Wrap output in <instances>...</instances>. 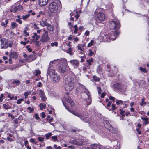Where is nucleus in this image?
<instances>
[{
    "label": "nucleus",
    "mask_w": 149,
    "mask_h": 149,
    "mask_svg": "<svg viewBox=\"0 0 149 149\" xmlns=\"http://www.w3.org/2000/svg\"><path fill=\"white\" fill-rule=\"evenodd\" d=\"M109 139L113 145V147H110L109 149H119L120 148V144L118 141L115 140V137H113L112 135H111L109 137Z\"/></svg>",
    "instance_id": "obj_7"
},
{
    "label": "nucleus",
    "mask_w": 149,
    "mask_h": 149,
    "mask_svg": "<svg viewBox=\"0 0 149 149\" xmlns=\"http://www.w3.org/2000/svg\"><path fill=\"white\" fill-rule=\"evenodd\" d=\"M104 123L105 127L108 130L110 127L111 126V125L107 120L104 121Z\"/></svg>",
    "instance_id": "obj_26"
},
{
    "label": "nucleus",
    "mask_w": 149,
    "mask_h": 149,
    "mask_svg": "<svg viewBox=\"0 0 149 149\" xmlns=\"http://www.w3.org/2000/svg\"><path fill=\"white\" fill-rule=\"evenodd\" d=\"M22 6L21 5H19L17 6H15L14 8V12L16 13L18 10L22 9Z\"/></svg>",
    "instance_id": "obj_29"
},
{
    "label": "nucleus",
    "mask_w": 149,
    "mask_h": 149,
    "mask_svg": "<svg viewBox=\"0 0 149 149\" xmlns=\"http://www.w3.org/2000/svg\"><path fill=\"white\" fill-rule=\"evenodd\" d=\"M28 28L26 27L25 28V29H27ZM24 36H27L29 35V33L27 32V30L25 29L24 31Z\"/></svg>",
    "instance_id": "obj_43"
},
{
    "label": "nucleus",
    "mask_w": 149,
    "mask_h": 149,
    "mask_svg": "<svg viewBox=\"0 0 149 149\" xmlns=\"http://www.w3.org/2000/svg\"><path fill=\"white\" fill-rule=\"evenodd\" d=\"M21 19H16V21L20 24H22V22Z\"/></svg>",
    "instance_id": "obj_63"
},
{
    "label": "nucleus",
    "mask_w": 149,
    "mask_h": 149,
    "mask_svg": "<svg viewBox=\"0 0 149 149\" xmlns=\"http://www.w3.org/2000/svg\"><path fill=\"white\" fill-rule=\"evenodd\" d=\"M111 87L112 89L115 91H124L125 90L121 84L119 83H114L111 84Z\"/></svg>",
    "instance_id": "obj_8"
},
{
    "label": "nucleus",
    "mask_w": 149,
    "mask_h": 149,
    "mask_svg": "<svg viewBox=\"0 0 149 149\" xmlns=\"http://www.w3.org/2000/svg\"><path fill=\"white\" fill-rule=\"evenodd\" d=\"M78 86L76 88V93H81L83 91H84L87 95L88 98L85 99V100L86 101V104L87 106L90 104L91 102V94L90 92L86 89L85 87L83 85L80 83L78 84Z\"/></svg>",
    "instance_id": "obj_3"
},
{
    "label": "nucleus",
    "mask_w": 149,
    "mask_h": 149,
    "mask_svg": "<svg viewBox=\"0 0 149 149\" xmlns=\"http://www.w3.org/2000/svg\"><path fill=\"white\" fill-rule=\"evenodd\" d=\"M102 70V68L100 66H98L97 70V72L98 73H100Z\"/></svg>",
    "instance_id": "obj_46"
},
{
    "label": "nucleus",
    "mask_w": 149,
    "mask_h": 149,
    "mask_svg": "<svg viewBox=\"0 0 149 149\" xmlns=\"http://www.w3.org/2000/svg\"><path fill=\"white\" fill-rule=\"evenodd\" d=\"M3 106L4 107L5 109H10L11 108V107L9 106L8 104H3Z\"/></svg>",
    "instance_id": "obj_40"
},
{
    "label": "nucleus",
    "mask_w": 149,
    "mask_h": 149,
    "mask_svg": "<svg viewBox=\"0 0 149 149\" xmlns=\"http://www.w3.org/2000/svg\"><path fill=\"white\" fill-rule=\"evenodd\" d=\"M94 15L96 20L100 22L103 21L105 18L104 14L102 12V9L97 8L94 13Z\"/></svg>",
    "instance_id": "obj_6"
},
{
    "label": "nucleus",
    "mask_w": 149,
    "mask_h": 149,
    "mask_svg": "<svg viewBox=\"0 0 149 149\" xmlns=\"http://www.w3.org/2000/svg\"><path fill=\"white\" fill-rule=\"evenodd\" d=\"M52 79L53 83L57 82L60 80V76L56 73L52 77Z\"/></svg>",
    "instance_id": "obj_17"
},
{
    "label": "nucleus",
    "mask_w": 149,
    "mask_h": 149,
    "mask_svg": "<svg viewBox=\"0 0 149 149\" xmlns=\"http://www.w3.org/2000/svg\"><path fill=\"white\" fill-rule=\"evenodd\" d=\"M110 39L113 41L115 39V38L112 37V35L110 34H105L104 33V42H108Z\"/></svg>",
    "instance_id": "obj_16"
},
{
    "label": "nucleus",
    "mask_w": 149,
    "mask_h": 149,
    "mask_svg": "<svg viewBox=\"0 0 149 149\" xmlns=\"http://www.w3.org/2000/svg\"><path fill=\"white\" fill-rule=\"evenodd\" d=\"M29 17V14H27L25 15H23L22 16V19L23 20H25L27 19Z\"/></svg>",
    "instance_id": "obj_47"
},
{
    "label": "nucleus",
    "mask_w": 149,
    "mask_h": 149,
    "mask_svg": "<svg viewBox=\"0 0 149 149\" xmlns=\"http://www.w3.org/2000/svg\"><path fill=\"white\" fill-rule=\"evenodd\" d=\"M70 62L72 65L75 68H77L79 66V60L76 59L71 60Z\"/></svg>",
    "instance_id": "obj_15"
},
{
    "label": "nucleus",
    "mask_w": 149,
    "mask_h": 149,
    "mask_svg": "<svg viewBox=\"0 0 149 149\" xmlns=\"http://www.w3.org/2000/svg\"><path fill=\"white\" fill-rule=\"evenodd\" d=\"M75 78L73 76H67L65 78L64 88L67 91L72 90L74 85Z\"/></svg>",
    "instance_id": "obj_2"
},
{
    "label": "nucleus",
    "mask_w": 149,
    "mask_h": 149,
    "mask_svg": "<svg viewBox=\"0 0 149 149\" xmlns=\"http://www.w3.org/2000/svg\"><path fill=\"white\" fill-rule=\"evenodd\" d=\"M44 33L41 36L40 41L42 43L47 42L50 40V38L48 36L47 31L43 29Z\"/></svg>",
    "instance_id": "obj_9"
},
{
    "label": "nucleus",
    "mask_w": 149,
    "mask_h": 149,
    "mask_svg": "<svg viewBox=\"0 0 149 149\" xmlns=\"http://www.w3.org/2000/svg\"><path fill=\"white\" fill-rule=\"evenodd\" d=\"M66 99L67 102L70 104L71 106L73 107L74 106V103L70 97H68Z\"/></svg>",
    "instance_id": "obj_27"
},
{
    "label": "nucleus",
    "mask_w": 149,
    "mask_h": 149,
    "mask_svg": "<svg viewBox=\"0 0 149 149\" xmlns=\"http://www.w3.org/2000/svg\"><path fill=\"white\" fill-rule=\"evenodd\" d=\"M139 70H141L142 72L145 73H146L147 72V70H146V68H145L140 67L139 68Z\"/></svg>",
    "instance_id": "obj_36"
},
{
    "label": "nucleus",
    "mask_w": 149,
    "mask_h": 149,
    "mask_svg": "<svg viewBox=\"0 0 149 149\" xmlns=\"http://www.w3.org/2000/svg\"><path fill=\"white\" fill-rule=\"evenodd\" d=\"M61 62H58L57 61H56V62H54L53 63H52L51 65H50V63H49V66H51L53 67V64H56V65H61Z\"/></svg>",
    "instance_id": "obj_38"
},
{
    "label": "nucleus",
    "mask_w": 149,
    "mask_h": 149,
    "mask_svg": "<svg viewBox=\"0 0 149 149\" xmlns=\"http://www.w3.org/2000/svg\"><path fill=\"white\" fill-rule=\"evenodd\" d=\"M52 135V134L51 133H49L48 134H45V136H46V139H48L49 137H50Z\"/></svg>",
    "instance_id": "obj_49"
},
{
    "label": "nucleus",
    "mask_w": 149,
    "mask_h": 149,
    "mask_svg": "<svg viewBox=\"0 0 149 149\" xmlns=\"http://www.w3.org/2000/svg\"><path fill=\"white\" fill-rule=\"evenodd\" d=\"M33 38L32 40L34 41H36L38 39L40 38V36L39 35H37L36 33H33V35L32 36Z\"/></svg>",
    "instance_id": "obj_20"
},
{
    "label": "nucleus",
    "mask_w": 149,
    "mask_h": 149,
    "mask_svg": "<svg viewBox=\"0 0 149 149\" xmlns=\"http://www.w3.org/2000/svg\"><path fill=\"white\" fill-rule=\"evenodd\" d=\"M38 139L40 141H43L44 140V138L42 137H39Z\"/></svg>",
    "instance_id": "obj_56"
},
{
    "label": "nucleus",
    "mask_w": 149,
    "mask_h": 149,
    "mask_svg": "<svg viewBox=\"0 0 149 149\" xmlns=\"http://www.w3.org/2000/svg\"><path fill=\"white\" fill-rule=\"evenodd\" d=\"M69 143L78 145H84V140L81 139L72 140H70Z\"/></svg>",
    "instance_id": "obj_12"
},
{
    "label": "nucleus",
    "mask_w": 149,
    "mask_h": 149,
    "mask_svg": "<svg viewBox=\"0 0 149 149\" xmlns=\"http://www.w3.org/2000/svg\"><path fill=\"white\" fill-rule=\"evenodd\" d=\"M46 26H47V29L49 31H52L53 30L54 27L53 26L48 23Z\"/></svg>",
    "instance_id": "obj_28"
},
{
    "label": "nucleus",
    "mask_w": 149,
    "mask_h": 149,
    "mask_svg": "<svg viewBox=\"0 0 149 149\" xmlns=\"http://www.w3.org/2000/svg\"><path fill=\"white\" fill-rule=\"evenodd\" d=\"M121 100H118L117 99L116 100V103L117 105H123V104L124 103V102H123Z\"/></svg>",
    "instance_id": "obj_32"
},
{
    "label": "nucleus",
    "mask_w": 149,
    "mask_h": 149,
    "mask_svg": "<svg viewBox=\"0 0 149 149\" xmlns=\"http://www.w3.org/2000/svg\"><path fill=\"white\" fill-rule=\"evenodd\" d=\"M94 41L93 40H91L89 43L88 44V47H90L93 45L94 44Z\"/></svg>",
    "instance_id": "obj_45"
},
{
    "label": "nucleus",
    "mask_w": 149,
    "mask_h": 149,
    "mask_svg": "<svg viewBox=\"0 0 149 149\" xmlns=\"http://www.w3.org/2000/svg\"><path fill=\"white\" fill-rule=\"evenodd\" d=\"M110 23L114 29H118L120 27V22L118 20L112 21H111Z\"/></svg>",
    "instance_id": "obj_14"
},
{
    "label": "nucleus",
    "mask_w": 149,
    "mask_h": 149,
    "mask_svg": "<svg viewBox=\"0 0 149 149\" xmlns=\"http://www.w3.org/2000/svg\"><path fill=\"white\" fill-rule=\"evenodd\" d=\"M86 61L88 63V65H91V63L93 62V59L92 58L90 59L87 60Z\"/></svg>",
    "instance_id": "obj_51"
},
{
    "label": "nucleus",
    "mask_w": 149,
    "mask_h": 149,
    "mask_svg": "<svg viewBox=\"0 0 149 149\" xmlns=\"http://www.w3.org/2000/svg\"><path fill=\"white\" fill-rule=\"evenodd\" d=\"M141 119L143 120L144 122L143 124L144 125H146L148 124H149V118L146 117H141Z\"/></svg>",
    "instance_id": "obj_22"
},
{
    "label": "nucleus",
    "mask_w": 149,
    "mask_h": 149,
    "mask_svg": "<svg viewBox=\"0 0 149 149\" xmlns=\"http://www.w3.org/2000/svg\"><path fill=\"white\" fill-rule=\"evenodd\" d=\"M18 24L15 22H13L11 24V28L12 29H14L15 28H17L18 27Z\"/></svg>",
    "instance_id": "obj_34"
},
{
    "label": "nucleus",
    "mask_w": 149,
    "mask_h": 149,
    "mask_svg": "<svg viewBox=\"0 0 149 149\" xmlns=\"http://www.w3.org/2000/svg\"><path fill=\"white\" fill-rule=\"evenodd\" d=\"M48 1V0H39V4L43 6L46 5Z\"/></svg>",
    "instance_id": "obj_24"
},
{
    "label": "nucleus",
    "mask_w": 149,
    "mask_h": 149,
    "mask_svg": "<svg viewBox=\"0 0 149 149\" xmlns=\"http://www.w3.org/2000/svg\"><path fill=\"white\" fill-rule=\"evenodd\" d=\"M127 101H125L123 102H124V103L123 104V107L124 108H127V104L126 103Z\"/></svg>",
    "instance_id": "obj_52"
},
{
    "label": "nucleus",
    "mask_w": 149,
    "mask_h": 149,
    "mask_svg": "<svg viewBox=\"0 0 149 149\" xmlns=\"http://www.w3.org/2000/svg\"><path fill=\"white\" fill-rule=\"evenodd\" d=\"M120 33L117 31H116L114 33H113V35H112V37L113 38H116V36H118L119 35Z\"/></svg>",
    "instance_id": "obj_33"
},
{
    "label": "nucleus",
    "mask_w": 149,
    "mask_h": 149,
    "mask_svg": "<svg viewBox=\"0 0 149 149\" xmlns=\"http://www.w3.org/2000/svg\"><path fill=\"white\" fill-rule=\"evenodd\" d=\"M63 104L66 108V109L70 112L71 113H72L75 116L79 117L84 122H87L89 123L90 126L91 128L93 130H94L95 131L97 130V127L96 123L94 122H91L90 123L89 120H88L87 118H85L84 116L82 114H81L77 112H75L73 111L70 110L69 108H68L66 106L63 102Z\"/></svg>",
    "instance_id": "obj_1"
},
{
    "label": "nucleus",
    "mask_w": 149,
    "mask_h": 149,
    "mask_svg": "<svg viewBox=\"0 0 149 149\" xmlns=\"http://www.w3.org/2000/svg\"><path fill=\"white\" fill-rule=\"evenodd\" d=\"M47 24V22L44 20H42L40 22V24L43 27L46 26Z\"/></svg>",
    "instance_id": "obj_30"
},
{
    "label": "nucleus",
    "mask_w": 149,
    "mask_h": 149,
    "mask_svg": "<svg viewBox=\"0 0 149 149\" xmlns=\"http://www.w3.org/2000/svg\"><path fill=\"white\" fill-rule=\"evenodd\" d=\"M20 81L19 80H14L13 82L12 83L13 84H16L17 85H18L20 83Z\"/></svg>",
    "instance_id": "obj_35"
},
{
    "label": "nucleus",
    "mask_w": 149,
    "mask_h": 149,
    "mask_svg": "<svg viewBox=\"0 0 149 149\" xmlns=\"http://www.w3.org/2000/svg\"><path fill=\"white\" fill-rule=\"evenodd\" d=\"M0 46L1 49H7L8 47V41L5 38H3L0 40Z\"/></svg>",
    "instance_id": "obj_11"
},
{
    "label": "nucleus",
    "mask_w": 149,
    "mask_h": 149,
    "mask_svg": "<svg viewBox=\"0 0 149 149\" xmlns=\"http://www.w3.org/2000/svg\"><path fill=\"white\" fill-rule=\"evenodd\" d=\"M93 78L94 81H98L100 80L99 78L97 77L95 75L93 76Z\"/></svg>",
    "instance_id": "obj_41"
},
{
    "label": "nucleus",
    "mask_w": 149,
    "mask_h": 149,
    "mask_svg": "<svg viewBox=\"0 0 149 149\" xmlns=\"http://www.w3.org/2000/svg\"><path fill=\"white\" fill-rule=\"evenodd\" d=\"M41 73V72L40 70H35L33 72V74L34 75L38 76Z\"/></svg>",
    "instance_id": "obj_31"
},
{
    "label": "nucleus",
    "mask_w": 149,
    "mask_h": 149,
    "mask_svg": "<svg viewBox=\"0 0 149 149\" xmlns=\"http://www.w3.org/2000/svg\"><path fill=\"white\" fill-rule=\"evenodd\" d=\"M29 95V93L28 92H25L24 93V95L25 96V98L26 99L27 98L28 96Z\"/></svg>",
    "instance_id": "obj_62"
},
{
    "label": "nucleus",
    "mask_w": 149,
    "mask_h": 149,
    "mask_svg": "<svg viewBox=\"0 0 149 149\" xmlns=\"http://www.w3.org/2000/svg\"><path fill=\"white\" fill-rule=\"evenodd\" d=\"M61 5L60 2L56 3L53 2L49 4V10L52 13H58L61 8Z\"/></svg>",
    "instance_id": "obj_4"
},
{
    "label": "nucleus",
    "mask_w": 149,
    "mask_h": 149,
    "mask_svg": "<svg viewBox=\"0 0 149 149\" xmlns=\"http://www.w3.org/2000/svg\"><path fill=\"white\" fill-rule=\"evenodd\" d=\"M36 58V56L35 54L30 55L27 58L28 62H31L35 60Z\"/></svg>",
    "instance_id": "obj_19"
},
{
    "label": "nucleus",
    "mask_w": 149,
    "mask_h": 149,
    "mask_svg": "<svg viewBox=\"0 0 149 149\" xmlns=\"http://www.w3.org/2000/svg\"><path fill=\"white\" fill-rule=\"evenodd\" d=\"M4 97V95L3 94H1V96H0V102H2L3 101V98Z\"/></svg>",
    "instance_id": "obj_55"
},
{
    "label": "nucleus",
    "mask_w": 149,
    "mask_h": 149,
    "mask_svg": "<svg viewBox=\"0 0 149 149\" xmlns=\"http://www.w3.org/2000/svg\"><path fill=\"white\" fill-rule=\"evenodd\" d=\"M24 100V99L23 98H20L17 101V104H19L21 103V102L23 101Z\"/></svg>",
    "instance_id": "obj_50"
},
{
    "label": "nucleus",
    "mask_w": 149,
    "mask_h": 149,
    "mask_svg": "<svg viewBox=\"0 0 149 149\" xmlns=\"http://www.w3.org/2000/svg\"><path fill=\"white\" fill-rule=\"evenodd\" d=\"M51 45L52 47L55 46L56 47H57L58 46V42H57L55 41L54 42L51 43Z\"/></svg>",
    "instance_id": "obj_48"
},
{
    "label": "nucleus",
    "mask_w": 149,
    "mask_h": 149,
    "mask_svg": "<svg viewBox=\"0 0 149 149\" xmlns=\"http://www.w3.org/2000/svg\"><path fill=\"white\" fill-rule=\"evenodd\" d=\"M1 25L2 26H3L4 27L7 26L6 24H5V22H2L1 23Z\"/></svg>",
    "instance_id": "obj_64"
},
{
    "label": "nucleus",
    "mask_w": 149,
    "mask_h": 149,
    "mask_svg": "<svg viewBox=\"0 0 149 149\" xmlns=\"http://www.w3.org/2000/svg\"><path fill=\"white\" fill-rule=\"evenodd\" d=\"M73 27H74L75 29L74 31V32L75 34H76L77 33V31L78 30L77 26V25H75L74 26H73Z\"/></svg>",
    "instance_id": "obj_44"
},
{
    "label": "nucleus",
    "mask_w": 149,
    "mask_h": 149,
    "mask_svg": "<svg viewBox=\"0 0 149 149\" xmlns=\"http://www.w3.org/2000/svg\"><path fill=\"white\" fill-rule=\"evenodd\" d=\"M39 95L42 100L43 101H45L46 99V98L44 92L42 90H40Z\"/></svg>",
    "instance_id": "obj_18"
},
{
    "label": "nucleus",
    "mask_w": 149,
    "mask_h": 149,
    "mask_svg": "<svg viewBox=\"0 0 149 149\" xmlns=\"http://www.w3.org/2000/svg\"><path fill=\"white\" fill-rule=\"evenodd\" d=\"M133 83L135 84H136L137 83V84L139 85L140 86V83L141 82H144L143 81L141 80L140 81V83L139 82H137V81L136 79H135L134 80H133Z\"/></svg>",
    "instance_id": "obj_39"
},
{
    "label": "nucleus",
    "mask_w": 149,
    "mask_h": 149,
    "mask_svg": "<svg viewBox=\"0 0 149 149\" xmlns=\"http://www.w3.org/2000/svg\"><path fill=\"white\" fill-rule=\"evenodd\" d=\"M42 84L41 82H39L37 84V86L38 87H42Z\"/></svg>",
    "instance_id": "obj_58"
},
{
    "label": "nucleus",
    "mask_w": 149,
    "mask_h": 149,
    "mask_svg": "<svg viewBox=\"0 0 149 149\" xmlns=\"http://www.w3.org/2000/svg\"><path fill=\"white\" fill-rule=\"evenodd\" d=\"M112 107L111 110H115L116 109L115 106V105L113 104H112Z\"/></svg>",
    "instance_id": "obj_59"
},
{
    "label": "nucleus",
    "mask_w": 149,
    "mask_h": 149,
    "mask_svg": "<svg viewBox=\"0 0 149 149\" xmlns=\"http://www.w3.org/2000/svg\"><path fill=\"white\" fill-rule=\"evenodd\" d=\"M46 105L43 104L42 103L40 104L39 106L40 107V109L41 110H42L43 109H45L46 107Z\"/></svg>",
    "instance_id": "obj_37"
},
{
    "label": "nucleus",
    "mask_w": 149,
    "mask_h": 149,
    "mask_svg": "<svg viewBox=\"0 0 149 149\" xmlns=\"http://www.w3.org/2000/svg\"><path fill=\"white\" fill-rule=\"evenodd\" d=\"M56 74L55 72V70L53 69V67L49 66L47 73V76H49V77H52L53 75H54V74Z\"/></svg>",
    "instance_id": "obj_13"
},
{
    "label": "nucleus",
    "mask_w": 149,
    "mask_h": 149,
    "mask_svg": "<svg viewBox=\"0 0 149 149\" xmlns=\"http://www.w3.org/2000/svg\"><path fill=\"white\" fill-rule=\"evenodd\" d=\"M94 54V53L92 52L91 49L89 50V56H91Z\"/></svg>",
    "instance_id": "obj_57"
},
{
    "label": "nucleus",
    "mask_w": 149,
    "mask_h": 149,
    "mask_svg": "<svg viewBox=\"0 0 149 149\" xmlns=\"http://www.w3.org/2000/svg\"><path fill=\"white\" fill-rule=\"evenodd\" d=\"M27 109L30 110V113L32 112L34 110V108H31V107H28L27 108Z\"/></svg>",
    "instance_id": "obj_53"
},
{
    "label": "nucleus",
    "mask_w": 149,
    "mask_h": 149,
    "mask_svg": "<svg viewBox=\"0 0 149 149\" xmlns=\"http://www.w3.org/2000/svg\"><path fill=\"white\" fill-rule=\"evenodd\" d=\"M9 56L11 58H16L17 57V54L15 52H11Z\"/></svg>",
    "instance_id": "obj_23"
},
{
    "label": "nucleus",
    "mask_w": 149,
    "mask_h": 149,
    "mask_svg": "<svg viewBox=\"0 0 149 149\" xmlns=\"http://www.w3.org/2000/svg\"><path fill=\"white\" fill-rule=\"evenodd\" d=\"M83 149H109V147L108 146H103L100 148L99 145L94 144L84 147Z\"/></svg>",
    "instance_id": "obj_10"
},
{
    "label": "nucleus",
    "mask_w": 149,
    "mask_h": 149,
    "mask_svg": "<svg viewBox=\"0 0 149 149\" xmlns=\"http://www.w3.org/2000/svg\"><path fill=\"white\" fill-rule=\"evenodd\" d=\"M57 136H52V139L54 141H56L57 140Z\"/></svg>",
    "instance_id": "obj_54"
},
{
    "label": "nucleus",
    "mask_w": 149,
    "mask_h": 149,
    "mask_svg": "<svg viewBox=\"0 0 149 149\" xmlns=\"http://www.w3.org/2000/svg\"><path fill=\"white\" fill-rule=\"evenodd\" d=\"M104 33H101L100 36L98 37V39L100 42H104Z\"/></svg>",
    "instance_id": "obj_25"
},
{
    "label": "nucleus",
    "mask_w": 149,
    "mask_h": 149,
    "mask_svg": "<svg viewBox=\"0 0 149 149\" xmlns=\"http://www.w3.org/2000/svg\"><path fill=\"white\" fill-rule=\"evenodd\" d=\"M56 61L58 62L61 63V65H62L60 66L58 69L59 72L62 73H64L66 70L68 68L67 60L65 58L61 59L60 60L58 59L54 60L50 62V65H51L52 63H53L54 62H56Z\"/></svg>",
    "instance_id": "obj_5"
},
{
    "label": "nucleus",
    "mask_w": 149,
    "mask_h": 149,
    "mask_svg": "<svg viewBox=\"0 0 149 149\" xmlns=\"http://www.w3.org/2000/svg\"><path fill=\"white\" fill-rule=\"evenodd\" d=\"M108 130L111 132L113 134H116L118 132V130L116 128L112 126L110 127Z\"/></svg>",
    "instance_id": "obj_21"
},
{
    "label": "nucleus",
    "mask_w": 149,
    "mask_h": 149,
    "mask_svg": "<svg viewBox=\"0 0 149 149\" xmlns=\"http://www.w3.org/2000/svg\"><path fill=\"white\" fill-rule=\"evenodd\" d=\"M35 118L37 120H39L40 119V117L37 113H35L34 114Z\"/></svg>",
    "instance_id": "obj_60"
},
{
    "label": "nucleus",
    "mask_w": 149,
    "mask_h": 149,
    "mask_svg": "<svg viewBox=\"0 0 149 149\" xmlns=\"http://www.w3.org/2000/svg\"><path fill=\"white\" fill-rule=\"evenodd\" d=\"M144 100L145 99L144 98H143L141 99V102L140 104V105L142 106L143 105H145L146 104V103L144 101Z\"/></svg>",
    "instance_id": "obj_42"
},
{
    "label": "nucleus",
    "mask_w": 149,
    "mask_h": 149,
    "mask_svg": "<svg viewBox=\"0 0 149 149\" xmlns=\"http://www.w3.org/2000/svg\"><path fill=\"white\" fill-rule=\"evenodd\" d=\"M29 46V45L28 46H26V48L27 49V50L29 52H32V49L30 48H29V47H28V46Z\"/></svg>",
    "instance_id": "obj_61"
}]
</instances>
